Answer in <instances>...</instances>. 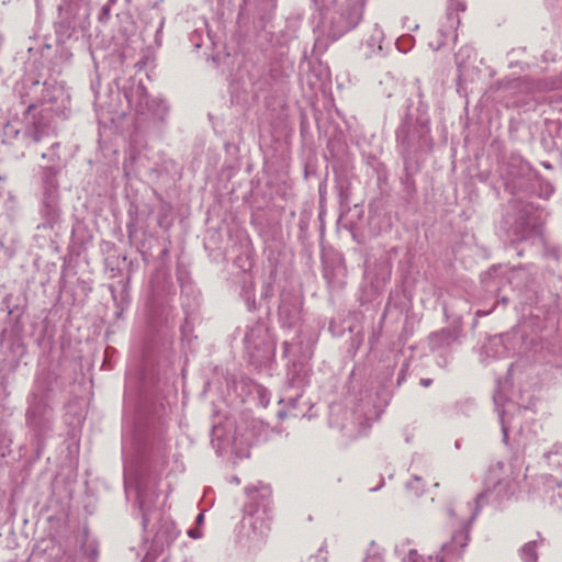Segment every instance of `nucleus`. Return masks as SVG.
<instances>
[{
    "mask_svg": "<svg viewBox=\"0 0 562 562\" xmlns=\"http://www.w3.org/2000/svg\"><path fill=\"white\" fill-rule=\"evenodd\" d=\"M423 384H424L425 386H428V385H429V381H423Z\"/></svg>",
    "mask_w": 562,
    "mask_h": 562,
    "instance_id": "nucleus-3",
    "label": "nucleus"
},
{
    "mask_svg": "<svg viewBox=\"0 0 562 562\" xmlns=\"http://www.w3.org/2000/svg\"><path fill=\"white\" fill-rule=\"evenodd\" d=\"M459 538L462 540L461 546L462 547L467 546V542L469 541V538H470L469 532L468 531H460L459 533H457L454 536V540H457Z\"/></svg>",
    "mask_w": 562,
    "mask_h": 562,
    "instance_id": "nucleus-2",
    "label": "nucleus"
},
{
    "mask_svg": "<svg viewBox=\"0 0 562 562\" xmlns=\"http://www.w3.org/2000/svg\"><path fill=\"white\" fill-rule=\"evenodd\" d=\"M202 518H203V515H202V514H200V515H199V517H198V519H199V520H202Z\"/></svg>",
    "mask_w": 562,
    "mask_h": 562,
    "instance_id": "nucleus-4",
    "label": "nucleus"
},
{
    "mask_svg": "<svg viewBox=\"0 0 562 562\" xmlns=\"http://www.w3.org/2000/svg\"><path fill=\"white\" fill-rule=\"evenodd\" d=\"M364 10V2L362 0H348L341 18L344 20V31L348 32L356 26L362 20Z\"/></svg>",
    "mask_w": 562,
    "mask_h": 562,
    "instance_id": "nucleus-1",
    "label": "nucleus"
}]
</instances>
